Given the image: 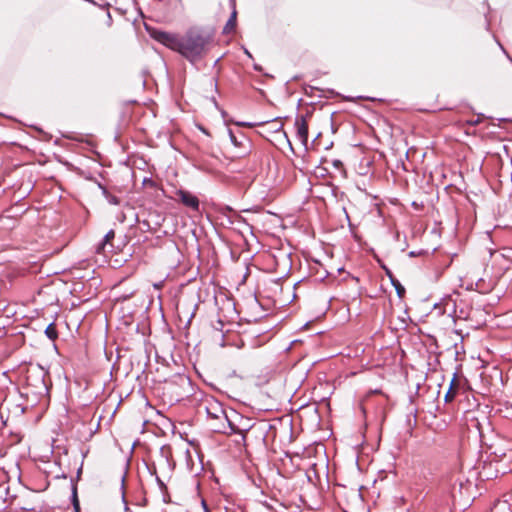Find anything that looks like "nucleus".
<instances>
[{
  "label": "nucleus",
  "mask_w": 512,
  "mask_h": 512,
  "mask_svg": "<svg viewBox=\"0 0 512 512\" xmlns=\"http://www.w3.org/2000/svg\"><path fill=\"white\" fill-rule=\"evenodd\" d=\"M211 43L210 33L199 28H192L181 37L179 53L194 64L210 50Z\"/></svg>",
  "instance_id": "f257e3e1"
},
{
  "label": "nucleus",
  "mask_w": 512,
  "mask_h": 512,
  "mask_svg": "<svg viewBox=\"0 0 512 512\" xmlns=\"http://www.w3.org/2000/svg\"><path fill=\"white\" fill-rule=\"evenodd\" d=\"M46 375L47 371H45L41 366H37L36 368L28 371L26 382L28 388H31L32 393L39 396L46 395L48 393L49 385L45 380Z\"/></svg>",
  "instance_id": "f03ea898"
},
{
  "label": "nucleus",
  "mask_w": 512,
  "mask_h": 512,
  "mask_svg": "<svg viewBox=\"0 0 512 512\" xmlns=\"http://www.w3.org/2000/svg\"><path fill=\"white\" fill-rule=\"evenodd\" d=\"M237 418L242 420V417L235 410L230 409L221 425L213 426V431L229 435L241 434L242 439L245 440V433L250 430V427H240L235 421Z\"/></svg>",
  "instance_id": "7ed1b4c3"
},
{
  "label": "nucleus",
  "mask_w": 512,
  "mask_h": 512,
  "mask_svg": "<svg viewBox=\"0 0 512 512\" xmlns=\"http://www.w3.org/2000/svg\"><path fill=\"white\" fill-rule=\"evenodd\" d=\"M151 36L154 40L163 44L167 48L178 53L180 52L181 37H179L177 34L161 30H154L151 33Z\"/></svg>",
  "instance_id": "20e7f679"
},
{
  "label": "nucleus",
  "mask_w": 512,
  "mask_h": 512,
  "mask_svg": "<svg viewBox=\"0 0 512 512\" xmlns=\"http://www.w3.org/2000/svg\"><path fill=\"white\" fill-rule=\"evenodd\" d=\"M205 411L207 413L209 420H221V422H223L224 419H226V414L228 413V411L224 409L222 404L215 399L206 400Z\"/></svg>",
  "instance_id": "39448f33"
},
{
  "label": "nucleus",
  "mask_w": 512,
  "mask_h": 512,
  "mask_svg": "<svg viewBox=\"0 0 512 512\" xmlns=\"http://www.w3.org/2000/svg\"><path fill=\"white\" fill-rule=\"evenodd\" d=\"M176 195L178 196L179 200L184 206L192 209L193 211H199L200 202L199 199L194 194H192L189 191L179 189L176 191Z\"/></svg>",
  "instance_id": "423d86ee"
},
{
  "label": "nucleus",
  "mask_w": 512,
  "mask_h": 512,
  "mask_svg": "<svg viewBox=\"0 0 512 512\" xmlns=\"http://www.w3.org/2000/svg\"><path fill=\"white\" fill-rule=\"evenodd\" d=\"M460 368H461V366H458L456 371L453 373V377L450 381L448 390L446 391L445 396H444V401L446 403L453 401L457 395L458 388L460 385L459 380H458V374L460 372Z\"/></svg>",
  "instance_id": "0eeeda50"
},
{
  "label": "nucleus",
  "mask_w": 512,
  "mask_h": 512,
  "mask_svg": "<svg viewBox=\"0 0 512 512\" xmlns=\"http://www.w3.org/2000/svg\"><path fill=\"white\" fill-rule=\"evenodd\" d=\"M115 237V231L110 229L103 237L102 241L97 245L96 252L99 254H105L113 251V245L111 241Z\"/></svg>",
  "instance_id": "6e6552de"
},
{
  "label": "nucleus",
  "mask_w": 512,
  "mask_h": 512,
  "mask_svg": "<svg viewBox=\"0 0 512 512\" xmlns=\"http://www.w3.org/2000/svg\"><path fill=\"white\" fill-rule=\"evenodd\" d=\"M295 125L297 127V138L304 145H307L308 142V125L306 119L301 116L296 119Z\"/></svg>",
  "instance_id": "1a4fd4ad"
},
{
  "label": "nucleus",
  "mask_w": 512,
  "mask_h": 512,
  "mask_svg": "<svg viewBox=\"0 0 512 512\" xmlns=\"http://www.w3.org/2000/svg\"><path fill=\"white\" fill-rule=\"evenodd\" d=\"M230 5L232 6L233 10H232L231 15H230L229 19L227 20L224 28H223V34L230 33L235 28V26H236L237 11L235 9V4L233 5L230 2Z\"/></svg>",
  "instance_id": "9d476101"
},
{
  "label": "nucleus",
  "mask_w": 512,
  "mask_h": 512,
  "mask_svg": "<svg viewBox=\"0 0 512 512\" xmlns=\"http://www.w3.org/2000/svg\"><path fill=\"white\" fill-rule=\"evenodd\" d=\"M99 188L102 190V194L109 204H111V205H119L120 204V202H121L120 198L111 194L106 187L99 184Z\"/></svg>",
  "instance_id": "9b49d317"
},
{
  "label": "nucleus",
  "mask_w": 512,
  "mask_h": 512,
  "mask_svg": "<svg viewBox=\"0 0 512 512\" xmlns=\"http://www.w3.org/2000/svg\"><path fill=\"white\" fill-rule=\"evenodd\" d=\"M71 502L75 512H80V503L77 495V485L74 483V480H71Z\"/></svg>",
  "instance_id": "f8f14e48"
},
{
  "label": "nucleus",
  "mask_w": 512,
  "mask_h": 512,
  "mask_svg": "<svg viewBox=\"0 0 512 512\" xmlns=\"http://www.w3.org/2000/svg\"><path fill=\"white\" fill-rule=\"evenodd\" d=\"M48 339L54 341L58 338V332L54 322H51L44 331Z\"/></svg>",
  "instance_id": "ddd939ff"
},
{
  "label": "nucleus",
  "mask_w": 512,
  "mask_h": 512,
  "mask_svg": "<svg viewBox=\"0 0 512 512\" xmlns=\"http://www.w3.org/2000/svg\"><path fill=\"white\" fill-rule=\"evenodd\" d=\"M228 133H229V138H230V141L231 143L235 146V147H241L243 146V141L246 140L245 136L244 135H240V138H238L231 129L228 130Z\"/></svg>",
  "instance_id": "4468645a"
},
{
  "label": "nucleus",
  "mask_w": 512,
  "mask_h": 512,
  "mask_svg": "<svg viewBox=\"0 0 512 512\" xmlns=\"http://www.w3.org/2000/svg\"><path fill=\"white\" fill-rule=\"evenodd\" d=\"M393 287L396 290L397 295L402 298L405 294V288L404 286L395 278L390 281Z\"/></svg>",
  "instance_id": "2eb2a0df"
},
{
  "label": "nucleus",
  "mask_w": 512,
  "mask_h": 512,
  "mask_svg": "<svg viewBox=\"0 0 512 512\" xmlns=\"http://www.w3.org/2000/svg\"><path fill=\"white\" fill-rule=\"evenodd\" d=\"M149 471H150V474L151 475H155V479H156V482L160 488V490L164 491L166 490V485L165 483L161 480V478L157 475V472H156V467H152V468H148Z\"/></svg>",
  "instance_id": "dca6fc26"
},
{
  "label": "nucleus",
  "mask_w": 512,
  "mask_h": 512,
  "mask_svg": "<svg viewBox=\"0 0 512 512\" xmlns=\"http://www.w3.org/2000/svg\"><path fill=\"white\" fill-rule=\"evenodd\" d=\"M269 121H263L259 123H250V122H238L237 125L245 126V127H254V126H262L267 124Z\"/></svg>",
  "instance_id": "f3484780"
},
{
  "label": "nucleus",
  "mask_w": 512,
  "mask_h": 512,
  "mask_svg": "<svg viewBox=\"0 0 512 512\" xmlns=\"http://www.w3.org/2000/svg\"><path fill=\"white\" fill-rule=\"evenodd\" d=\"M382 269L385 271V274L387 275V277L390 279V281H392V279H395L392 271L385 265H382L381 266Z\"/></svg>",
  "instance_id": "a211bd4d"
},
{
  "label": "nucleus",
  "mask_w": 512,
  "mask_h": 512,
  "mask_svg": "<svg viewBox=\"0 0 512 512\" xmlns=\"http://www.w3.org/2000/svg\"><path fill=\"white\" fill-rule=\"evenodd\" d=\"M425 253H426V251H424V250H419V251H410V252L408 253V256H409V257H417V256H420V255L425 254Z\"/></svg>",
  "instance_id": "6ab92c4d"
},
{
  "label": "nucleus",
  "mask_w": 512,
  "mask_h": 512,
  "mask_svg": "<svg viewBox=\"0 0 512 512\" xmlns=\"http://www.w3.org/2000/svg\"><path fill=\"white\" fill-rule=\"evenodd\" d=\"M177 378L179 379L181 384H184V383L189 384L190 383V379L186 375H178Z\"/></svg>",
  "instance_id": "aec40b11"
},
{
  "label": "nucleus",
  "mask_w": 512,
  "mask_h": 512,
  "mask_svg": "<svg viewBox=\"0 0 512 512\" xmlns=\"http://www.w3.org/2000/svg\"><path fill=\"white\" fill-rule=\"evenodd\" d=\"M333 166L337 169L342 168L343 164L340 160H333Z\"/></svg>",
  "instance_id": "412c9836"
},
{
  "label": "nucleus",
  "mask_w": 512,
  "mask_h": 512,
  "mask_svg": "<svg viewBox=\"0 0 512 512\" xmlns=\"http://www.w3.org/2000/svg\"><path fill=\"white\" fill-rule=\"evenodd\" d=\"M253 68H254V70H256L258 72H262V70H263V68L259 64H254Z\"/></svg>",
  "instance_id": "4be33fe9"
},
{
  "label": "nucleus",
  "mask_w": 512,
  "mask_h": 512,
  "mask_svg": "<svg viewBox=\"0 0 512 512\" xmlns=\"http://www.w3.org/2000/svg\"><path fill=\"white\" fill-rule=\"evenodd\" d=\"M143 183H144V184H145V183H149V184H150V185H152V186L155 184V183H154V181H153L152 179H147V178H145V179H144Z\"/></svg>",
  "instance_id": "5701e85b"
},
{
  "label": "nucleus",
  "mask_w": 512,
  "mask_h": 512,
  "mask_svg": "<svg viewBox=\"0 0 512 512\" xmlns=\"http://www.w3.org/2000/svg\"><path fill=\"white\" fill-rule=\"evenodd\" d=\"M122 499H123V502H124V504H125V510H128L129 508H128V504H127V502L125 501V496H124V494L122 495Z\"/></svg>",
  "instance_id": "b1692460"
},
{
  "label": "nucleus",
  "mask_w": 512,
  "mask_h": 512,
  "mask_svg": "<svg viewBox=\"0 0 512 512\" xmlns=\"http://www.w3.org/2000/svg\"><path fill=\"white\" fill-rule=\"evenodd\" d=\"M213 422H214V423H212V424H211V425H212V427H213L214 425H221V420H215V421H213Z\"/></svg>",
  "instance_id": "393cba45"
},
{
  "label": "nucleus",
  "mask_w": 512,
  "mask_h": 512,
  "mask_svg": "<svg viewBox=\"0 0 512 512\" xmlns=\"http://www.w3.org/2000/svg\"><path fill=\"white\" fill-rule=\"evenodd\" d=\"M161 286H162V283H156V284H154V287H155L156 289H160V288H161Z\"/></svg>",
  "instance_id": "a878e982"
},
{
  "label": "nucleus",
  "mask_w": 512,
  "mask_h": 512,
  "mask_svg": "<svg viewBox=\"0 0 512 512\" xmlns=\"http://www.w3.org/2000/svg\"><path fill=\"white\" fill-rule=\"evenodd\" d=\"M245 54H246L249 58H252V54H251L247 49H245Z\"/></svg>",
  "instance_id": "bb28decb"
},
{
  "label": "nucleus",
  "mask_w": 512,
  "mask_h": 512,
  "mask_svg": "<svg viewBox=\"0 0 512 512\" xmlns=\"http://www.w3.org/2000/svg\"><path fill=\"white\" fill-rule=\"evenodd\" d=\"M239 425H240V427H250V429L252 428V426L248 425V423H246V424H239Z\"/></svg>",
  "instance_id": "cd10ccee"
},
{
  "label": "nucleus",
  "mask_w": 512,
  "mask_h": 512,
  "mask_svg": "<svg viewBox=\"0 0 512 512\" xmlns=\"http://www.w3.org/2000/svg\"><path fill=\"white\" fill-rule=\"evenodd\" d=\"M64 137H65V138H67V139L76 140V138H75V137H72V136H69V135H64Z\"/></svg>",
  "instance_id": "c85d7f7f"
},
{
  "label": "nucleus",
  "mask_w": 512,
  "mask_h": 512,
  "mask_svg": "<svg viewBox=\"0 0 512 512\" xmlns=\"http://www.w3.org/2000/svg\"><path fill=\"white\" fill-rule=\"evenodd\" d=\"M80 473H81V468L78 469L77 478L80 476Z\"/></svg>",
  "instance_id": "c756f323"
},
{
  "label": "nucleus",
  "mask_w": 512,
  "mask_h": 512,
  "mask_svg": "<svg viewBox=\"0 0 512 512\" xmlns=\"http://www.w3.org/2000/svg\"><path fill=\"white\" fill-rule=\"evenodd\" d=\"M225 209H226V210H228V211H232V208H231V207H229V206H226V208H225Z\"/></svg>",
  "instance_id": "7c9ffc66"
},
{
  "label": "nucleus",
  "mask_w": 512,
  "mask_h": 512,
  "mask_svg": "<svg viewBox=\"0 0 512 512\" xmlns=\"http://www.w3.org/2000/svg\"><path fill=\"white\" fill-rule=\"evenodd\" d=\"M124 480H125V477L123 476L122 477V487L124 486Z\"/></svg>",
  "instance_id": "2f4dec72"
},
{
  "label": "nucleus",
  "mask_w": 512,
  "mask_h": 512,
  "mask_svg": "<svg viewBox=\"0 0 512 512\" xmlns=\"http://www.w3.org/2000/svg\"><path fill=\"white\" fill-rule=\"evenodd\" d=\"M478 123H479L478 119L473 122V124H478Z\"/></svg>",
  "instance_id": "473e14b6"
},
{
  "label": "nucleus",
  "mask_w": 512,
  "mask_h": 512,
  "mask_svg": "<svg viewBox=\"0 0 512 512\" xmlns=\"http://www.w3.org/2000/svg\"><path fill=\"white\" fill-rule=\"evenodd\" d=\"M281 128H282V125H279V127L277 129H275V131H278Z\"/></svg>",
  "instance_id": "72a5a7b5"
},
{
  "label": "nucleus",
  "mask_w": 512,
  "mask_h": 512,
  "mask_svg": "<svg viewBox=\"0 0 512 512\" xmlns=\"http://www.w3.org/2000/svg\"><path fill=\"white\" fill-rule=\"evenodd\" d=\"M229 2H231L234 5V0H229Z\"/></svg>",
  "instance_id": "f704fd0d"
}]
</instances>
